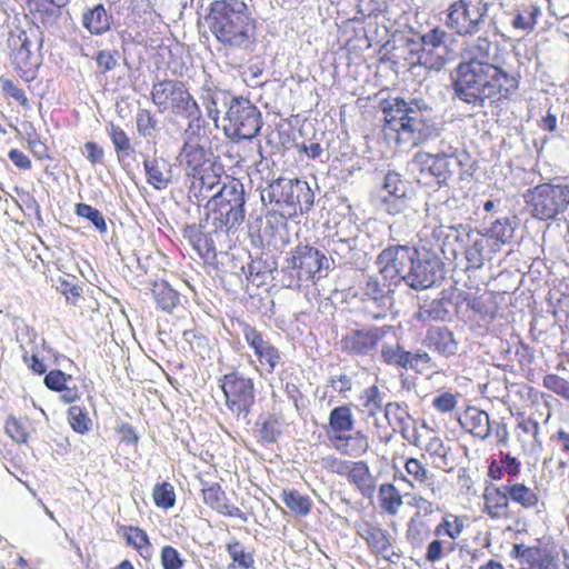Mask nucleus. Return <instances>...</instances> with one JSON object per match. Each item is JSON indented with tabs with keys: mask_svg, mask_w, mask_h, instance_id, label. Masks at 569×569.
Returning a JSON list of instances; mask_svg holds the SVG:
<instances>
[{
	"mask_svg": "<svg viewBox=\"0 0 569 569\" xmlns=\"http://www.w3.org/2000/svg\"><path fill=\"white\" fill-rule=\"evenodd\" d=\"M460 56L452 88L462 102L485 108L487 101L509 99L517 91L519 78L507 68L498 42L478 37L465 43Z\"/></svg>",
	"mask_w": 569,
	"mask_h": 569,
	"instance_id": "f257e3e1",
	"label": "nucleus"
},
{
	"mask_svg": "<svg viewBox=\"0 0 569 569\" xmlns=\"http://www.w3.org/2000/svg\"><path fill=\"white\" fill-rule=\"evenodd\" d=\"M385 130L397 133V141L418 146L431 138L436 126L431 107L423 99L392 98L383 102Z\"/></svg>",
	"mask_w": 569,
	"mask_h": 569,
	"instance_id": "f03ea898",
	"label": "nucleus"
},
{
	"mask_svg": "<svg viewBox=\"0 0 569 569\" xmlns=\"http://www.w3.org/2000/svg\"><path fill=\"white\" fill-rule=\"evenodd\" d=\"M206 21L226 53L233 50H247L251 46L254 26L244 1H213Z\"/></svg>",
	"mask_w": 569,
	"mask_h": 569,
	"instance_id": "7ed1b4c3",
	"label": "nucleus"
},
{
	"mask_svg": "<svg viewBox=\"0 0 569 569\" xmlns=\"http://www.w3.org/2000/svg\"><path fill=\"white\" fill-rule=\"evenodd\" d=\"M151 100L160 112H170L186 119L188 121L186 132L203 128L204 119L201 109L182 81L166 79L154 82Z\"/></svg>",
	"mask_w": 569,
	"mask_h": 569,
	"instance_id": "20e7f679",
	"label": "nucleus"
},
{
	"mask_svg": "<svg viewBox=\"0 0 569 569\" xmlns=\"http://www.w3.org/2000/svg\"><path fill=\"white\" fill-rule=\"evenodd\" d=\"M244 203L243 184L237 179L223 182L204 207L207 222L213 230L228 231L244 220Z\"/></svg>",
	"mask_w": 569,
	"mask_h": 569,
	"instance_id": "39448f33",
	"label": "nucleus"
},
{
	"mask_svg": "<svg viewBox=\"0 0 569 569\" xmlns=\"http://www.w3.org/2000/svg\"><path fill=\"white\" fill-rule=\"evenodd\" d=\"M315 193L306 181L280 177L261 190L264 204H273L282 217L308 212Z\"/></svg>",
	"mask_w": 569,
	"mask_h": 569,
	"instance_id": "423d86ee",
	"label": "nucleus"
},
{
	"mask_svg": "<svg viewBox=\"0 0 569 569\" xmlns=\"http://www.w3.org/2000/svg\"><path fill=\"white\" fill-rule=\"evenodd\" d=\"M328 269L329 260L325 253L309 244H299L281 269L282 283L298 289L303 282L326 277Z\"/></svg>",
	"mask_w": 569,
	"mask_h": 569,
	"instance_id": "0eeeda50",
	"label": "nucleus"
},
{
	"mask_svg": "<svg viewBox=\"0 0 569 569\" xmlns=\"http://www.w3.org/2000/svg\"><path fill=\"white\" fill-rule=\"evenodd\" d=\"M490 0H456L446 10V26L459 37L472 38L489 24Z\"/></svg>",
	"mask_w": 569,
	"mask_h": 569,
	"instance_id": "6e6552de",
	"label": "nucleus"
},
{
	"mask_svg": "<svg viewBox=\"0 0 569 569\" xmlns=\"http://www.w3.org/2000/svg\"><path fill=\"white\" fill-rule=\"evenodd\" d=\"M262 127L260 110L248 99L233 97L228 103L223 131L228 139L238 142L257 137Z\"/></svg>",
	"mask_w": 569,
	"mask_h": 569,
	"instance_id": "1a4fd4ad",
	"label": "nucleus"
},
{
	"mask_svg": "<svg viewBox=\"0 0 569 569\" xmlns=\"http://www.w3.org/2000/svg\"><path fill=\"white\" fill-rule=\"evenodd\" d=\"M525 201L531 207L532 216L539 220L555 219L569 206V182L540 183L528 189Z\"/></svg>",
	"mask_w": 569,
	"mask_h": 569,
	"instance_id": "9d476101",
	"label": "nucleus"
},
{
	"mask_svg": "<svg viewBox=\"0 0 569 569\" xmlns=\"http://www.w3.org/2000/svg\"><path fill=\"white\" fill-rule=\"evenodd\" d=\"M227 408L238 418L249 422L248 416L256 402L254 382L242 372L232 371L219 380Z\"/></svg>",
	"mask_w": 569,
	"mask_h": 569,
	"instance_id": "9b49d317",
	"label": "nucleus"
},
{
	"mask_svg": "<svg viewBox=\"0 0 569 569\" xmlns=\"http://www.w3.org/2000/svg\"><path fill=\"white\" fill-rule=\"evenodd\" d=\"M462 166L460 157L447 158L423 151L417 152L411 160V168L420 173V178L432 177L439 186L448 184Z\"/></svg>",
	"mask_w": 569,
	"mask_h": 569,
	"instance_id": "f8f14e48",
	"label": "nucleus"
},
{
	"mask_svg": "<svg viewBox=\"0 0 569 569\" xmlns=\"http://www.w3.org/2000/svg\"><path fill=\"white\" fill-rule=\"evenodd\" d=\"M443 278L445 266L442 261L436 254L418 251L403 277V282L415 290H425Z\"/></svg>",
	"mask_w": 569,
	"mask_h": 569,
	"instance_id": "ddd939ff",
	"label": "nucleus"
},
{
	"mask_svg": "<svg viewBox=\"0 0 569 569\" xmlns=\"http://www.w3.org/2000/svg\"><path fill=\"white\" fill-rule=\"evenodd\" d=\"M391 331V326L351 329L341 338V350L351 356H372Z\"/></svg>",
	"mask_w": 569,
	"mask_h": 569,
	"instance_id": "4468645a",
	"label": "nucleus"
},
{
	"mask_svg": "<svg viewBox=\"0 0 569 569\" xmlns=\"http://www.w3.org/2000/svg\"><path fill=\"white\" fill-rule=\"evenodd\" d=\"M420 38L422 53L419 54L418 64L439 71L451 59V51L447 46L450 36L440 28H433Z\"/></svg>",
	"mask_w": 569,
	"mask_h": 569,
	"instance_id": "2eb2a0df",
	"label": "nucleus"
},
{
	"mask_svg": "<svg viewBox=\"0 0 569 569\" xmlns=\"http://www.w3.org/2000/svg\"><path fill=\"white\" fill-rule=\"evenodd\" d=\"M418 250L409 246H390L383 249L378 258L377 264L379 266L380 273L385 279L402 280L408 272L411 261L417 256Z\"/></svg>",
	"mask_w": 569,
	"mask_h": 569,
	"instance_id": "dca6fc26",
	"label": "nucleus"
},
{
	"mask_svg": "<svg viewBox=\"0 0 569 569\" xmlns=\"http://www.w3.org/2000/svg\"><path fill=\"white\" fill-rule=\"evenodd\" d=\"M242 333L246 342L253 350L258 365L256 369L261 376L271 375L277 366L281 362L282 357L277 347L269 340L264 339L261 332L250 325H244Z\"/></svg>",
	"mask_w": 569,
	"mask_h": 569,
	"instance_id": "f3484780",
	"label": "nucleus"
},
{
	"mask_svg": "<svg viewBox=\"0 0 569 569\" xmlns=\"http://www.w3.org/2000/svg\"><path fill=\"white\" fill-rule=\"evenodd\" d=\"M197 131L198 130H194L193 132L184 131V142L178 157V160L188 177L199 174V172H203L204 169H209L213 163H216L212 160V152L201 146L197 139Z\"/></svg>",
	"mask_w": 569,
	"mask_h": 569,
	"instance_id": "a211bd4d",
	"label": "nucleus"
},
{
	"mask_svg": "<svg viewBox=\"0 0 569 569\" xmlns=\"http://www.w3.org/2000/svg\"><path fill=\"white\" fill-rule=\"evenodd\" d=\"M385 417L393 431L399 432L403 440L416 447H421V435L405 402H388L385 406Z\"/></svg>",
	"mask_w": 569,
	"mask_h": 569,
	"instance_id": "6ab92c4d",
	"label": "nucleus"
},
{
	"mask_svg": "<svg viewBox=\"0 0 569 569\" xmlns=\"http://www.w3.org/2000/svg\"><path fill=\"white\" fill-rule=\"evenodd\" d=\"M467 299V292L462 290H453L445 293L441 298L435 299L430 302L422 305L419 310L413 315L417 321H445L450 318L451 311L449 309L452 305H460Z\"/></svg>",
	"mask_w": 569,
	"mask_h": 569,
	"instance_id": "aec40b11",
	"label": "nucleus"
},
{
	"mask_svg": "<svg viewBox=\"0 0 569 569\" xmlns=\"http://www.w3.org/2000/svg\"><path fill=\"white\" fill-rule=\"evenodd\" d=\"M382 192V207L388 213L398 214L407 209V186L400 174L389 171L383 179Z\"/></svg>",
	"mask_w": 569,
	"mask_h": 569,
	"instance_id": "412c9836",
	"label": "nucleus"
},
{
	"mask_svg": "<svg viewBox=\"0 0 569 569\" xmlns=\"http://www.w3.org/2000/svg\"><path fill=\"white\" fill-rule=\"evenodd\" d=\"M357 532L376 553L388 561L396 563L400 559V555L393 550L390 536L386 530L372 523L363 522L358 526Z\"/></svg>",
	"mask_w": 569,
	"mask_h": 569,
	"instance_id": "4be33fe9",
	"label": "nucleus"
},
{
	"mask_svg": "<svg viewBox=\"0 0 569 569\" xmlns=\"http://www.w3.org/2000/svg\"><path fill=\"white\" fill-rule=\"evenodd\" d=\"M540 13V8L537 4L528 2L507 11L505 16L510 31L515 36H526L535 30Z\"/></svg>",
	"mask_w": 569,
	"mask_h": 569,
	"instance_id": "5701e85b",
	"label": "nucleus"
},
{
	"mask_svg": "<svg viewBox=\"0 0 569 569\" xmlns=\"http://www.w3.org/2000/svg\"><path fill=\"white\" fill-rule=\"evenodd\" d=\"M29 14L37 28L53 29L62 16V7L53 0H27Z\"/></svg>",
	"mask_w": 569,
	"mask_h": 569,
	"instance_id": "b1692460",
	"label": "nucleus"
},
{
	"mask_svg": "<svg viewBox=\"0 0 569 569\" xmlns=\"http://www.w3.org/2000/svg\"><path fill=\"white\" fill-rule=\"evenodd\" d=\"M358 238L356 236L341 237L337 232L328 241V250L331 261L337 266L352 264L358 257Z\"/></svg>",
	"mask_w": 569,
	"mask_h": 569,
	"instance_id": "393cba45",
	"label": "nucleus"
},
{
	"mask_svg": "<svg viewBox=\"0 0 569 569\" xmlns=\"http://www.w3.org/2000/svg\"><path fill=\"white\" fill-rule=\"evenodd\" d=\"M425 345L445 358H450L458 351V341L447 327L429 328L426 332Z\"/></svg>",
	"mask_w": 569,
	"mask_h": 569,
	"instance_id": "a878e982",
	"label": "nucleus"
},
{
	"mask_svg": "<svg viewBox=\"0 0 569 569\" xmlns=\"http://www.w3.org/2000/svg\"><path fill=\"white\" fill-rule=\"evenodd\" d=\"M9 42L13 51V62L19 69L27 70L38 64L33 53L34 42L28 31L20 30L17 34L11 36Z\"/></svg>",
	"mask_w": 569,
	"mask_h": 569,
	"instance_id": "bb28decb",
	"label": "nucleus"
},
{
	"mask_svg": "<svg viewBox=\"0 0 569 569\" xmlns=\"http://www.w3.org/2000/svg\"><path fill=\"white\" fill-rule=\"evenodd\" d=\"M459 423L466 431L482 440L491 435L492 423L489 415L476 407H468L463 416L459 418Z\"/></svg>",
	"mask_w": 569,
	"mask_h": 569,
	"instance_id": "cd10ccee",
	"label": "nucleus"
},
{
	"mask_svg": "<svg viewBox=\"0 0 569 569\" xmlns=\"http://www.w3.org/2000/svg\"><path fill=\"white\" fill-rule=\"evenodd\" d=\"M202 493L206 505L214 509L217 512L228 517H237L243 522H247L248 517L246 513H243L238 507L228 502L224 491L218 483L204 488Z\"/></svg>",
	"mask_w": 569,
	"mask_h": 569,
	"instance_id": "c85d7f7f",
	"label": "nucleus"
},
{
	"mask_svg": "<svg viewBox=\"0 0 569 569\" xmlns=\"http://www.w3.org/2000/svg\"><path fill=\"white\" fill-rule=\"evenodd\" d=\"M147 182L157 190L166 189L172 182L171 166L163 158H149L143 160Z\"/></svg>",
	"mask_w": 569,
	"mask_h": 569,
	"instance_id": "c756f323",
	"label": "nucleus"
},
{
	"mask_svg": "<svg viewBox=\"0 0 569 569\" xmlns=\"http://www.w3.org/2000/svg\"><path fill=\"white\" fill-rule=\"evenodd\" d=\"M485 512L492 519H500L507 515L509 495L507 483L501 487L488 486L483 492Z\"/></svg>",
	"mask_w": 569,
	"mask_h": 569,
	"instance_id": "7c9ffc66",
	"label": "nucleus"
},
{
	"mask_svg": "<svg viewBox=\"0 0 569 569\" xmlns=\"http://www.w3.org/2000/svg\"><path fill=\"white\" fill-rule=\"evenodd\" d=\"M365 296L375 302L380 309L379 312L372 313V319H381L386 317V311L392 305L391 289L381 283L378 279L369 277L365 286Z\"/></svg>",
	"mask_w": 569,
	"mask_h": 569,
	"instance_id": "2f4dec72",
	"label": "nucleus"
},
{
	"mask_svg": "<svg viewBox=\"0 0 569 569\" xmlns=\"http://www.w3.org/2000/svg\"><path fill=\"white\" fill-rule=\"evenodd\" d=\"M337 450L351 457H360L369 449L368 437L362 431L352 435H335L330 438Z\"/></svg>",
	"mask_w": 569,
	"mask_h": 569,
	"instance_id": "473e14b6",
	"label": "nucleus"
},
{
	"mask_svg": "<svg viewBox=\"0 0 569 569\" xmlns=\"http://www.w3.org/2000/svg\"><path fill=\"white\" fill-rule=\"evenodd\" d=\"M81 21L91 34L101 36L110 29L112 17L102 4H97L82 13Z\"/></svg>",
	"mask_w": 569,
	"mask_h": 569,
	"instance_id": "72a5a7b5",
	"label": "nucleus"
},
{
	"mask_svg": "<svg viewBox=\"0 0 569 569\" xmlns=\"http://www.w3.org/2000/svg\"><path fill=\"white\" fill-rule=\"evenodd\" d=\"M221 173L222 167L213 163L209 169H204L203 172H199V174L193 176L194 179L192 182V187L199 189L200 194L203 199H210L216 188H220L221 186Z\"/></svg>",
	"mask_w": 569,
	"mask_h": 569,
	"instance_id": "f704fd0d",
	"label": "nucleus"
},
{
	"mask_svg": "<svg viewBox=\"0 0 569 569\" xmlns=\"http://www.w3.org/2000/svg\"><path fill=\"white\" fill-rule=\"evenodd\" d=\"M405 469L412 479L409 481L412 488L417 483L419 487L430 489L435 493L433 477L419 459L409 458L406 461Z\"/></svg>",
	"mask_w": 569,
	"mask_h": 569,
	"instance_id": "c9c22d12",
	"label": "nucleus"
},
{
	"mask_svg": "<svg viewBox=\"0 0 569 569\" xmlns=\"http://www.w3.org/2000/svg\"><path fill=\"white\" fill-rule=\"evenodd\" d=\"M380 508L390 516L398 515L402 506V497L392 483H382L378 491Z\"/></svg>",
	"mask_w": 569,
	"mask_h": 569,
	"instance_id": "e433bc0d",
	"label": "nucleus"
},
{
	"mask_svg": "<svg viewBox=\"0 0 569 569\" xmlns=\"http://www.w3.org/2000/svg\"><path fill=\"white\" fill-rule=\"evenodd\" d=\"M509 500L520 505L525 509L535 508L539 502L537 492L523 483H507Z\"/></svg>",
	"mask_w": 569,
	"mask_h": 569,
	"instance_id": "4c0bfd02",
	"label": "nucleus"
},
{
	"mask_svg": "<svg viewBox=\"0 0 569 569\" xmlns=\"http://www.w3.org/2000/svg\"><path fill=\"white\" fill-rule=\"evenodd\" d=\"M516 218L502 217L491 222L490 228L487 231L489 238L496 240L499 244L509 243L515 234L516 230Z\"/></svg>",
	"mask_w": 569,
	"mask_h": 569,
	"instance_id": "58836bf2",
	"label": "nucleus"
},
{
	"mask_svg": "<svg viewBox=\"0 0 569 569\" xmlns=\"http://www.w3.org/2000/svg\"><path fill=\"white\" fill-rule=\"evenodd\" d=\"M382 361L388 366L408 370L410 351L403 349L399 343H385L380 352Z\"/></svg>",
	"mask_w": 569,
	"mask_h": 569,
	"instance_id": "ea45409f",
	"label": "nucleus"
},
{
	"mask_svg": "<svg viewBox=\"0 0 569 569\" xmlns=\"http://www.w3.org/2000/svg\"><path fill=\"white\" fill-rule=\"evenodd\" d=\"M355 420L350 407L339 406L329 415V426L335 435H345L353 429Z\"/></svg>",
	"mask_w": 569,
	"mask_h": 569,
	"instance_id": "a19ab883",
	"label": "nucleus"
},
{
	"mask_svg": "<svg viewBox=\"0 0 569 569\" xmlns=\"http://www.w3.org/2000/svg\"><path fill=\"white\" fill-rule=\"evenodd\" d=\"M431 535V527L426 519L412 516L407 525L406 537L412 547H420Z\"/></svg>",
	"mask_w": 569,
	"mask_h": 569,
	"instance_id": "79ce46f5",
	"label": "nucleus"
},
{
	"mask_svg": "<svg viewBox=\"0 0 569 569\" xmlns=\"http://www.w3.org/2000/svg\"><path fill=\"white\" fill-rule=\"evenodd\" d=\"M154 300L163 311H172L179 303V295L168 282H154L152 288Z\"/></svg>",
	"mask_w": 569,
	"mask_h": 569,
	"instance_id": "37998d69",
	"label": "nucleus"
},
{
	"mask_svg": "<svg viewBox=\"0 0 569 569\" xmlns=\"http://www.w3.org/2000/svg\"><path fill=\"white\" fill-rule=\"evenodd\" d=\"M281 498L296 516L306 517L311 511L312 502L310 498L301 495L298 490H283Z\"/></svg>",
	"mask_w": 569,
	"mask_h": 569,
	"instance_id": "c03bdc74",
	"label": "nucleus"
},
{
	"mask_svg": "<svg viewBox=\"0 0 569 569\" xmlns=\"http://www.w3.org/2000/svg\"><path fill=\"white\" fill-rule=\"evenodd\" d=\"M346 476L362 493L371 489V475L366 462H351Z\"/></svg>",
	"mask_w": 569,
	"mask_h": 569,
	"instance_id": "a18cd8bd",
	"label": "nucleus"
},
{
	"mask_svg": "<svg viewBox=\"0 0 569 569\" xmlns=\"http://www.w3.org/2000/svg\"><path fill=\"white\" fill-rule=\"evenodd\" d=\"M360 400L362 411L369 417H375L382 409L385 410L382 393L376 385L366 388Z\"/></svg>",
	"mask_w": 569,
	"mask_h": 569,
	"instance_id": "49530a36",
	"label": "nucleus"
},
{
	"mask_svg": "<svg viewBox=\"0 0 569 569\" xmlns=\"http://www.w3.org/2000/svg\"><path fill=\"white\" fill-rule=\"evenodd\" d=\"M527 563L532 569H559L557 557L549 550L538 548L527 552Z\"/></svg>",
	"mask_w": 569,
	"mask_h": 569,
	"instance_id": "de8ad7c7",
	"label": "nucleus"
},
{
	"mask_svg": "<svg viewBox=\"0 0 569 569\" xmlns=\"http://www.w3.org/2000/svg\"><path fill=\"white\" fill-rule=\"evenodd\" d=\"M219 231L220 230H213V226H210L192 244V248L206 261H212L216 258V246L212 233H218Z\"/></svg>",
	"mask_w": 569,
	"mask_h": 569,
	"instance_id": "09e8293b",
	"label": "nucleus"
},
{
	"mask_svg": "<svg viewBox=\"0 0 569 569\" xmlns=\"http://www.w3.org/2000/svg\"><path fill=\"white\" fill-rule=\"evenodd\" d=\"M227 551L233 562L242 569L253 568L254 559L252 553L247 552L244 547L238 540H232L227 545Z\"/></svg>",
	"mask_w": 569,
	"mask_h": 569,
	"instance_id": "8fccbe9b",
	"label": "nucleus"
},
{
	"mask_svg": "<svg viewBox=\"0 0 569 569\" xmlns=\"http://www.w3.org/2000/svg\"><path fill=\"white\" fill-rule=\"evenodd\" d=\"M463 521L462 519L453 516V515H447L443 517L442 521L436 527L435 535L437 537L441 535H447L451 539H457L462 530H463Z\"/></svg>",
	"mask_w": 569,
	"mask_h": 569,
	"instance_id": "3c124183",
	"label": "nucleus"
},
{
	"mask_svg": "<svg viewBox=\"0 0 569 569\" xmlns=\"http://www.w3.org/2000/svg\"><path fill=\"white\" fill-rule=\"evenodd\" d=\"M486 240L482 237L472 240L471 244L466 249V259L470 267L480 269L486 260L485 256Z\"/></svg>",
	"mask_w": 569,
	"mask_h": 569,
	"instance_id": "603ef678",
	"label": "nucleus"
},
{
	"mask_svg": "<svg viewBox=\"0 0 569 569\" xmlns=\"http://www.w3.org/2000/svg\"><path fill=\"white\" fill-rule=\"evenodd\" d=\"M68 419L72 429L79 433L87 432L91 427V419L88 417V412L79 406L70 407Z\"/></svg>",
	"mask_w": 569,
	"mask_h": 569,
	"instance_id": "864d4df0",
	"label": "nucleus"
},
{
	"mask_svg": "<svg viewBox=\"0 0 569 569\" xmlns=\"http://www.w3.org/2000/svg\"><path fill=\"white\" fill-rule=\"evenodd\" d=\"M76 213L79 217L88 219L100 232L107 231L106 220L98 209L87 203H78L76 207Z\"/></svg>",
	"mask_w": 569,
	"mask_h": 569,
	"instance_id": "5fc2aeb1",
	"label": "nucleus"
},
{
	"mask_svg": "<svg viewBox=\"0 0 569 569\" xmlns=\"http://www.w3.org/2000/svg\"><path fill=\"white\" fill-rule=\"evenodd\" d=\"M153 500L159 508L169 509L173 507L176 501L173 487L168 482L157 485L153 489Z\"/></svg>",
	"mask_w": 569,
	"mask_h": 569,
	"instance_id": "6e6d98bb",
	"label": "nucleus"
},
{
	"mask_svg": "<svg viewBox=\"0 0 569 569\" xmlns=\"http://www.w3.org/2000/svg\"><path fill=\"white\" fill-rule=\"evenodd\" d=\"M107 130L118 156L131 149L130 139L120 127L110 123Z\"/></svg>",
	"mask_w": 569,
	"mask_h": 569,
	"instance_id": "4d7b16f0",
	"label": "nucleus"
},
{
	"mask_svg": "<svg viewBox=\"0 0 569 569\" xmlns=\"http://www.w3.org/2000/svg\"><path fill=\"white\" fill-rule=\"evenodd\" d=\"M137 130L143 137H152L157 130V120L147 109H140L137 113Z\"/></svg>",
	"mask_w": 569,
	"mask_h": 569,
	"instance_id": "13d9d810",
	"label": "nucleus"
},
{
	"mask_svg": "<svg viewBox=\"0 0 569 569\" xmlns=\"http://www.w3.org/2000/svg\"><path fill=\"white\" fill-rule=\"evenodd\" d=\"M6 433L17 443H26L28 433L22 421L14 417H9L4 426Z\"/></svg>",
	"mask_w": 569,
	"mask_h": 569,
	"instance_id": "bf43d9fd",
	"label": "nucleus"
},
{
	"mask_svg": "<svg viewBox=\"0 0 569 569\" xmlns=\"http://www.w3.org/2000/svg\"><path fill=\"white\" fill-rule=\"evenodd\" d=\"M543 387L569 400V381L566 379L553 373L547 375L543 377Z\"/></svg>",
	"mask_w": 569,
	"mask_h": 569,
	"instance_id": "052dcab7",
	"label": "nucleus"
},
{
	"mask_svg": "<svg viewBox=\"0 0 569 569\" xmlns=\"http://www.w3.org/2000/svg\"><path fill=\"white\" fill-rule=\"evenodd\" d=\"M426 452L430 455L431 458L438 461V466L440 462L446 465V458L448 455V448L445 446L443 441L439 437H432L425 446Z\"/></svg>",
	"mask_w": 569,
	"mask_h": 569,
	"instance_id": "680f3d73",
	"label": "nucleus"
},
{
	"mask_svg": "<svg viewBox=\"0 0 569 569\" xmlns=\"http://www.w3.org/2000/svg\"><path fill=\"white\" fill-rule=\"evenodd\" d=\"M409 506L416 509L413 516L421 517V519H426V517L431 516L438 509L435 508V505L431 501L421 495H413L409 501Z\"/></svg>",
	"mask_w": 569,
	"mask_h": 569,
	"instance_id": "e2e57ef3",
	"label": "nucleus"
},
{
	"mask_svg": "<svg viewBox=\"0 0 569 569\" xmlns=\"http://www.w3.org/2000/svg\"><path fill=\"white\" fill-rule=\"evenodd\" d=\"M409 361L411 365L408 366V369L415 370L416 372H422L423 370L433 368L430 355L423 350H418L415 353L410 352Z\"/></svg>",
	"mask_w": 569,
	"mask_h": 569,
	"instance_id": "0e129e2a",
	"label": "nucleus"
},
{
	"mask_svg": "<svg viewBox=\"0 0 569 569\" xmlns=\"http://www.w3.org/2000/svg\"><path fill=\"white\" fill-rule=\"evenodd\" d=\"M96 62L100 72L106 73L118 66V52L111 50H100L96 56Z\"/></svg>",
	"mask_w": 569,
	"mask_h": 569,
	"instance_id": "69168bd1",
	"label": "nucleus"
},
{
	"mask_svg": "<svg viewBox=\"0 0 569 569\" xmlns=\"http://www.w3.org/2000/svg\"><path fill=\"white\" fill-rule=\"evenodd\" d=\"M261 438L267 442H274L280 435L279 421L276 417L269 416L259 429Z\"/></svg>",
	"mask_w": 569,
	"mask_h": 569,
	"instance_id": "338daca9",
	"label": "nucleus"
},
{
	"mask_svg": "<svg viewBox=\"0 0 569 569\" xmlns=\"http://www.w3.org/2000/svg\"><path fill=\"white\" fill-rule=\"evenodd\" d=\"M161 563L163 569H180L183 561L173 547L164 546L161 550Z\"/></svg>",
	"mask_w": 569,
	"mask_h": 569,
	"instance_id": "774afa93",
	"label": "nucleus"
}]
</instances>
